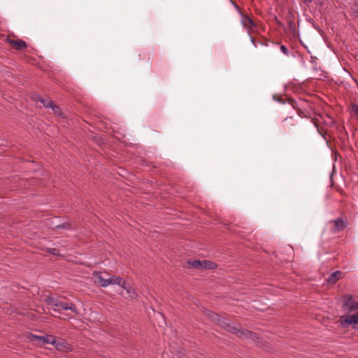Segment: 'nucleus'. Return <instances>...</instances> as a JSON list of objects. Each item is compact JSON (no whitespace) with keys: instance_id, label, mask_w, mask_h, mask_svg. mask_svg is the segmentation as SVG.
Wrapping results in <instances>:
<instances>
[{"instance_id":"obj_1","label":"nucleus","mask_w":358,"mask_h":358,"mask_svg":"<svg viewBox=\"0 0 358 358\" xmlns=\"http://www.w3.org/2000/svg\"><path fill=\"white\" fill-rule=\"evenodd\" d=\"M209 316L219 326L225 329L229 332L238 335L239 337L249 338L252 340L256 338V335L252 332L241 329L239 325L230 323L227 319L222 317L216 313H212Z\"/></svg>"},{"instance_id":"obj_2","label":"nucleus","mask_w":358,"mask_h":358,"mask_svg":"<svg viewBox=\"0 0 358 358\" xmlns=\"http://www.w3.org/2000/svg\"><path fill=\"white\" fill-rule=\"evenodd\" d=\"M93 279L95 283L103 287L122 283L120 277L110 275L106 272L94 271Z\"/></svg>"},{"instance_id":"obj_3","label":"nucleus","mask_w":358,"mask_h":358,"mask_svg":"<svg viewBox=\"0 0 358 358\" xmlns=\"http://www.w3.org/2000/svg\"><path fill=\"white\" fill-rule=\"evenodd\" d=\"M45 301L52 307L53 310L59 312L62 310H69L74 313H78L77 308L72 303H64L54 297H47Z\"/></svg>"},{"instance_id":"obj_4","label":"nucleus","mask_w":358,"mask_h":358,"mask_svg":"<svg viewBox=\"0 0 358 358\" xmlns=\"http://www.w3.org/2000/svg\"><path fill=\"white\" fill-rule=\"evenodd\" d=\"M329 224L331 226L330 231L334 234H336L344 230L348 226V221L347 219L344 220L338 217L336 220H330Z\"/></svg>"},{"instance_id":"obj_5","label":"nucleus","mask_w":358,"mask_h":358,"mask_svg":"<svg viewBox=\"0 0 358 358\" xmlns=\"http://www.w3.org/2000/svg\"><path fill=\"white\" fill-rule=\"evenodd\" d=\"M6 41L14 49L20 50L27 47V43L21 39L14 40L10 38H7Z\"/></svg>"},{"instance_id":"obj_6","label":"nucleus","mask_w":358,"mask_h":358,"mask_svg":"<svg viewBox=\"0 0 358 358\" xmlns=\"http://www.w3.org/2000/svg\"><path fill=\"white\" fill-rule=\"evenodd\" d=\"M236 8L239 10L240 14L242 15L241 24L242 25L248 30V31H252L253 29L256 27L255 22L252 20L249 17L248 15H244L241 12L238 6H236Z\"/></svg>"},{"instance_id":"obj_7","label":"nucleus","mask_w":358,"mask_h":358,"mask_svg":"<svg viewBox=\"0 0 358 358\" xmlns=\"http://www.w3.org/2000/svg\"><path fill=\"white\" fill-rule=\"evenodd\" d=\"M343 307L347 310H355L358 309V303L350 295H348L344 299Z\"/></svg>"},{"instance_id":"obj_8","label":"nucleus","mask_w":358,"mask_h":358,"mask_svg":"<svg viewBox=\"0 0 358 358\" xmlns=\"http://www.w3.org/2000/svg\"><path fill=\"white\" fill-rule=\"evenodd\" d=\"M341 324L343 327H347L348 325L351 324H357L358 323V312L355 315H349L345 317H342L341 318Z\"/></svg>"},{"instance_id":"obj_9","label":"nucleus","mask_w":358,"mask_h":358,"mask_svg":"<svg viewBox=\"0 0 358 358\" xmlns=\"http://www.w3.org/2000/svg\"><path fill=\"white\" fill-rule=\"evenodd\" d=\"M34 338L36 341H38L39 342H41L43 343L52 344V345H55L56 347H57V339L53 336H51V335H47V336H34Z\"/></svg>"},{"instance_id":"obj_10","label":"nucleus","mask_w":358,"mask_h":358,"mask_svg":"<svg viewBox=\"0 0 358 358\" xmlns=\"http://www.w3.org/2000/svg\"><path fill=\"white\" fill-rule=\"evenodd\" d=\"M121 281L122 283L117 285L121 287L122 288L124 289L131 298L134 299L137 297V293L136 290L131 285H127L126 283V281L122 278Z\"/></svg>"},{"instance_id":"obj_11","label":"nucleus","mask_w":358,"mask_h":358,"mask_svg":"<svg viewBox=\"0 0 358 358\" xmlns=\"http://www.w3.org/2000/svg\"><path fill=\"white\" fill-rule=\"evenodd\" d=\"M342 272L340 271H336L332 273L327 278V282L330 284L336 282L341 277Z\"/></svg>"},{"instance_id":"obj_12","label":"nucleus","mask_w":358,"mask_h":358,"mask_svg":"<svg viewBox=\"0 0 358 358\" xmlns=\"http://www.w3.org/2000/svg\"><path fill=\"white\" fill-rule=\"evenodd\" d=\"M294 125H295L294 121L293 120V119L292 117L285 118L282 122V128L285 131H287L289 129V126H294Z\"/></svg>"},{"instance_id":"obj_13","label":"nucleus","mask_w":358,"mask_h":358,"mask_svg":"<svg viewBox=\"0 0 358 358\" xmlns=\"http://www.w3.org/2000/svg\"><path fill=\"white\" fill-rule=\"evenodd\" d=\"M202 268L213 269L216 267V264L210 261L203 260L201 261Z\"/></svg>"},{"instance_id":"obj_14","label":"nucleus","mask_w":358,"mask_h":358,"mask_svg":"<svg viewBox=\"0 0 358 358\" xmlns=\"http://www.w3.org/2000/svg\"><path fill=\"white\" fill-rule=\"evenodd\" d=\"M39 101L46 108H50V106H52V101H50V100H46V99H40Z\"/></svg>"},{"instance_id":"obj_15","label":"nucleus","mask_w":358,"mask_h":358,"mask_svg":"<svg viewBox=\"0 0 358 358\" xmlns=\"http://www.w3.org/2000/svg\"><path fill=\"white\" fill-rule=\"evenodd\" d=\"M192 266L194 268H201V261L200 260H194L192 262Z\"/></svg>"},{"instance_id":"obj_16","label":"nucleus","mask_w":358,"mask_h":358,"mask_svg":"<svg viewBox=\"0 0 358 358\" xmlns=\"http://www.w3.org/2000/svg\"><path fill=\"white\" fill-rule=\"evenodd\" d=\"M50 108H51L52 109V110L55 112V113H56L59 115H60L59 108L58 106H57L56 105H55L53 102H52V106H50Z\"/></svg>"},{"instance_id":"obj_17","label":"nucleus","mask_w":358,"mask_h":358,"mask_svg":"<svg viewBox=\"0 0 358 358\" xmlns=\"http://www.w3.org/2000/svg\"><path fill=\"white\" fill-rule=\"evenodd\" d=\"M280 50L282 51V52L285 55H288L289 52H288V50L287 48H286L285 45H280Z\"/></svg>"},{"instance_id":"obj_18","label":"nucleus","mask_w":358,"mask_h":358,"mask_svg":"<svg viewBox=\"0 0 358 358\" xmlns=\"http://www.w3.org/2000/svg\"><path fill=\"white\" fill-rule=\"evenodd\" d=\"M352 112L356 115L358 114V105H357V104L352 105Z\"/></svg>"},{"instance_id":"obj_19","label":"nucleus","mask_w":358,"mask_h":358,"mask_svg":"<svg viewBox=\"0 0 358 358\" xmlns=\"http://www.w3.org/2000/svg\"><path fill=\"white\" fill-rule=\"evenodd\" d=\"M250 39H251V41L253 44H255V41H254V38L253 37H250Z\"/></svg>"},{"instance_id":"obj_20","label":"nucleus","mask_w":358,"mask_h":358,"mask_svg":"<svg viewBox=\"0 0 358 358\" xmlns=\"http://www.w3.org/2000/svg\"><path fill=\"white\" fill-rule=\"evenodd\" d=\"M305 1H309V2L312 1V0H305Z\"/></svg>"},{"instance_id":"obj_21","label":"nucleus","mask_w":358,"mask_h":358,"mask_svg":"<svg viewBox=\"0 0 358 358\" xmlns=\"http://www.w3.org/2000/svg\"><path fill=\"white\" fill-rule=\"evenodd\" d=\"M357 16H358V11H357Z\"/></svg>"}]
</instances>
